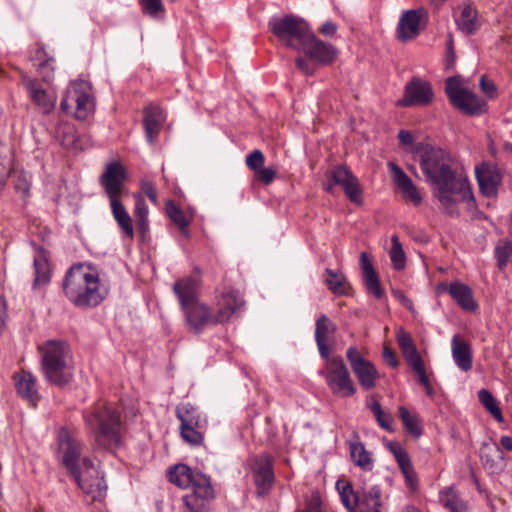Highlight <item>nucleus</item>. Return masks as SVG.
Masks as SVG:
<instances>
[{"instance_id": "f257e3e1", "label": "nucleus", "mask_w": 512, "mask_h": 512, "mask_svg": "<svg viewBox=\"0 0 512 512\" xmlns=\"http://www.w3.org/2000/svg\"><path fill=\"white\" fill-rule=\"evenodd\" d=\"M453 164L450 155L440 148L427 147L420 154V166L433 196L449 213L458 203L473 199L468 179L457 176Z\"/></svg>"}, {"instance_id": "f03ea898", "label": "nucleus", "mask_w": 512, "mask_h": 512, "mask_svg": "<svg viewBox=\"0 0 512 512\" xmlns=\"http://www.w3.org/2000/svg\"><path fill=\"white\" fill-rule=\"evenodd\" d=\"M63 291L77 308L87 309L98 306L108 291L101 285L97 271L87 264H75L66 272Z\"/></svg>"}, {"instance_id": "7ed1b4c3", "label": "nucleus", "mask_w": 512, "mask_h": 512, "mask_svg": "<svg viewBox=\"0 0 512 512\" xmlns=\"http://www.w3.org/2000/svg\"><path fill=\"white\" fill-rule=\"evenodd\" d=\"M87 428L94 436L98 448L113 451L121 443V415L110 404L99 402L83 412Z\"/></svg>"}, {"instance_id": "20e7f679", "label": "nucleus", "mask_w": 512, "mask_h": 512, "mask_svg": "<svg viewBox=\"0 0 512 512\" xmlns=\"http://www.w3.org/2000/svg\"><path fill=\"white\" fill-rule=\"evenodd\" d=\"M173 292L179 300L189 330L201 333L205 327L218 324L210 307L198 299L199 280L196 277L186 276L176 280Z\"/></svg>"}, {"instance_id": "39448f33", "label": "nucleus", "mask_w": 512, "mask_h": 512, "mask_svg": "<svg viewBox=\"0 0 512 512\" xmlns=\"http://www.w3.org/2000/svg\"><path fill=\"white\" fill-rule=\"evenodd\" d=\"M169 480L180 488L191 487V492L183 496V502L190 512H207L215 498V491L209 477L193 471L185 464H177L169 471Z\"/></svg>"}, {"instance_id": "423d86ee", "label": "nucleus", "mask_w": 512, "mask_h": 512, "mask_svg": "<svg viewBox=\"0 0 512 512\" xmlns=\"http://www.w3.org/2000/svg\"><path fill=\"white\" fill-rule=\"evenodd\" d=\"M126 179L125 167L119 161H112L105 166V170L99 178V183L110 201L112 215L118 226L126 237L133 238L132 218L119 200L124 192Z\"/></svg>"}, {"instance_id": "0eeeda50", "label": "nucleus", "mask_w": 512, "mask_h": 512, "mask_svg": "<svg viewBox=\"0 0 512 512\" xmlns=\"http://www.w3.org/2000/svg\"><path fill=\"white\" fill-rule=\"evenodd\" d=\"M59 450L62 453L63 464L69 470L78 486L87 494H92L99 490L100 480L92 475L95 473L92 461L89 458H84L82 460V468L79 467L81 443L64 429H61L59 432Z\"/></svg>"}, {"instance_id": "6e6552de", "label": "nucleus", "mask_w": 512, "mask_h": 512, "mask_svg": "<svg viewBox=\"0 0 512 512\" xmlns=\"http://www.w3.org/2000/svg\"><path fill=\"white\" fill-rule=\"evenodd\" d=\"M42 350V370L46 380L57 386L66 385L72 378L70 367L67 363L69 353L65 342L49 340Z\"/></svg>"}, {"instance_id": "1a4fd4ad", "label": "nucleus", "mask_w": 512, "mask_h": 512, "mask_svg": "<svg viewBox=\"0 0 512 512\" xmlns=\"http://www.w3.org/2000/svg\"><path fill=\"white\" fill-rule=\"evenodd\" d=\"M268 27L284 46L297 51L305 44L312 32L303 18L292 14L271 18Z\"/></svg>"}, {"instance_id": "9d476101", "label": "nucleus", "mask_w": 512, "mask_h": 512, "mask_svg": "<svg viewBox=\"0 0 512 512\" xmlns=\"http://www.w3.org/2000/svg\"><path fill=\"white\" fill-rule=\"evenodd\" d=\"M60 108L78 120L87 119L95 109L91 84L82 79L72 82L61 100Z\"/></svg>"}, {"instance_id": "9b49d317", "label": "nucleus", "mask_w": 512, "mask_h": 512, "mask_svg": "<svg viewBox=\"0 0 512 512\" xmlns=\"http://www.w3.org/2000/svg\"><path fill=\"white\" fill-rule=\"evenodd\" d=\"M325 360L324 369L320 374L333 395L351 397L356 393V387L341 356L322 357Z\"/></svg>"}, {"instance_id": "f8f14e48", "label": "nucleus", "mask_w": 512, "mask_h": 512, "mask_svg": "<svg viewBox=\"0 0 512 512\" xmlns=\"http://www.w3.org/2000/svg\"><path fill=\"white\" fill-rule=\"evenodd\" d=\"M337 489L343 505L349 512H380L381 490L378 486L354 492L350 483L337 482Z\"/></svg>"}, {"instance_id": "ddd939ff", "label": "nucleus", "mask_w": 512, "mask_h": 512, "mask_svg": "<svg viewBox=\"0 0 512 512\" xmlns=\"http://www.w3.org/2000/svg\"><path fill=\"white\" fill-rule=\"evenodd\" d=\"M445 93L456 109L468 115H478L484 111L485 102L471 90L461 87L456 77L447 79Z\"/></svg>"}, {"instance_id": "4468645a", "label": "nucleus", "mask_w": 512, "mask_h": 512, "mask_svg": "<svg viewBox=\"0 0 512 512\" xmlns=\"http://www.w3.org/2000/svg\"><path fill=\"white\" fill-rule=\"evenodd\" d=\"M328 182L324 184V190L333 193V186H340L347 198L355 204L362 203V189L358 178L346 165L335 166L327 173Z\"/></svg>"}, {"instance_id": "2eb2a0df", "label": "nucleus", "mask_w": 512, "mask_h": 512, "mask_svg": "<svg viewBox=\"0 0 512 512\" xmlns=\"http://www.w3.org/2000/svg\"><path fill=\"white\" fill-rule=\"evenodd\" d=\"M434 100L432 84L421 77L413 76L404 87L403 97L397 101L399 107H425Z\"/></svg>"}, {"instance_id": "dca6fc26", "label": "nucleus", "mask_w": 512, "mask_h": 512, "mask_svg": "<svg viewBox=\"0 0 512 512\" xmlns=\"http://www.w3.org/2000/svg\"><path fill=\"white\" fill-rule=\"evenodd\" d=\"M250 472L257 488V495L267 494L273 486L275 476L273 472V458L266 453L253 456L249 459Z\"/></svg>"}, {"instance_id": "f3484780", "label": "nucleus", "mask_w": 512, "mask_h": 512, "mask_svg": "<svg viewBox=\"0 0 512 512\" xmlns=\"http://www.w3.org/2000/svg\"><path fill=\"white\" fill-rule=\"evenodd\" d=\"M346 358L362 388L367 391L373 389L379 377L376 367L362 357L356 346H350L347 349Z\"/></svg>"}, {"instance_id": "a211bd4d", "label": "nucleus", "mask_w": 512, "mask_h": 512, "mask_svg": "<svg viewBox=\"0 0 512 512\" xmlns=\"http://www.w3.org/2000/svg\"><path fill=\"white\" fill-rule=\"evenodd\" d=\"M426 19L427 11L424 8L404 11L396 28L397 39L401 42L415 39L425 26Z\"/></svg>"}, {"instance_id": "6ab92c4d", "label": "nucleus", "mask_w": 512, "mask_h": 512, "mask_svg": "<svg viewBox=\"0 0 512 512\" xmlns=\"http://www.w3.org/2000/svg\"><path fill=\"white\" fill-rule=\"evenodd\" d=\"M299 51H302L310 60L322 65L332 64L338 55L337 49L332 44L316 38L313 32Z\"/></svg>"}, {"instance_id": "aec40b11", "label": "nucleus", "mask_w": 512, "mask_h": 512, "mask_svg": "<svg viewBox=\"0 0 512 512\" xmlns=\"http://www.w3.org/2000/svg\"><path fill=\"white\" fill-rule=\"evenodd\" d=\"M475 176L480 192L488 197H495L498 187L502 181V174L499 168L492 163L483 162L475 168Z\"/></svg>"}, {"instance_id": "412c9836", "label": "nucleus", "mask_w": 512, "mask_h": 512, "mask_svg": "<svg viewBox=\"0 0 512 512\" xmlns=\"http://www.w3.org/2000/svg\"><path fill=\"white\" fill-rule=\"evenodd\" d=\"M22 83L27 89L31 101L41 113L49 114L54 110L57 101V96L54 92L42 88L37 80L27 75L22 76Z\"/></svg>"}, {"instance_id": "4be33fe9", "label": "nucleus", "mask_w": 512, "mask_h": 512, "mask_svg": "<svg viewBox=\"0 0 512 512\" xmlns=\"http://www.w3.org/2000/svg\"><path fill=\"white\" fill-rule=\"evenodd\" d=\"M244 305L242 295L236 290H228L221 294L217 302V312L214 313L217 323H225Z\"/></svg>"}, {"instance_id": "5701e85b", "label": "nucleus", "mask_w": 512, "mask_h": 512, "mask_svg": "<svg viewBox=\"0 0 512 512\" xmlns=\"http://www.w3.org/2000/svg\"><path fill=\"white\" fill-rule=\"evenodd\" d=\"M388 167L392 173L393 181L397 188L400 190L404 199L412 202L416 206L420 205L422 202V197L413 181L394 162H389Z\"/></svg>"}, {"instance_id": "b1692460", "label": "nucleus", "mask_w": 512, "mask_h": 512, "mask_svg": "<svg viewBox=\"0 0 512 512\" xmlns=\"http://www.w3.org/2000/svg\"><path fill=\"white\" fill-rule=\"evenodd\" d=\"M335 332L336 325L325 314H321L315 323V341L321 357L330 355L328 341Z\"/></svg>"}, {"instance_id": "393cba45", "label": "nucleus", "mask_w": 512, "mask_h": 512, "mask_svg": "<svg viewBox=\"0 0 512 512\" xmlns=\"http://www.w3.org/2000/svg\"><path fill=\"white\" fill-rule=\"evenodd\" d=\"M164 120V113L158 105L150 103L144 108L143 122L146 138L149 143H153L157 138Z\"/></svg>"}, {"instance_id": "a878e982", "label": "nucleus", "mask_w": 512, "mask_h": 512, "mask_svg": "<svg viewBox=\"0 0 512 512\" xmlns=\"http://www.w3.org/2000/svg\"><path fill=\"white\" fill-rule=\"evenodd\" d=\"M31 61L43 82L49 83L53 80L55 59L46 52L42 44H37V47L31 56Z\"/></svg>"}, {"instance_id": "bb28decb", "label": "nucleus", "mask_w": 512, "mask_h": 512, "mask_svg": "<svg viewBox=\"0 0 512 512\" xmlns=\"http://www.w3.org/2000/svg\"><path fill=\"white\" fill-rule=\"evenodd\" d=\"M480 457L484 467L490 473H500L505 468L504 454L496 443H483Z\"/></svg>"}, {"instance_id": "cd10ccee", "label": "nucleus", "mask_w": 512, "mask_h": 512, "mask_svg": "<svg viewBox=\"0 0 512 512\" xmlns=\"http://www.w3.org/2000/svg\"><path fill=\"white\" fill-rule=\"evenodd\" d=\"M360 266L366 290L368 293L380 299L383 296L384 291L381 288L378 275L366 252H362L360 254Z\"/></svg>"}, {"instance_id": "c85d7f7f", "label": "nucleus", "mask_w": 512, "mask_h": 512, "mask_svg": "<svg viewBox=\"0 0 512 512\" xmlns=\"http://www.w3.org/2000/svg\"><path fill=\"white\" fill-rule=\"evenodd\" d=\"M15 388L17 393L30 403L35 404L39 399L35 377L27 371H22L15 376Z\"/></svg>"}, {"instance_id": "c756f323", "label": "nucleus", "mask_w": 512, "mask_h": 512, "mask_svg": "<svg viewBox=\"0 0 512 512\" xmlns=\"http://www.w3.org/2000/svg\"><path fill=\"white\" fill-rule=\"evenodd\" d=\"M448 292L453 300L465 311L473 312L477 308L472 290L460 282H452L449 285Z\"/></svg>"}, {"instance_id": "7c9ffc66", "label": "nucleus", "mask_w": 512, "mask_h": 512, "mask_svg": "<svg viewBox=\"0 0 512 512\" xmlns=\"http://www.w3.org/2000/svg\"><path fill=\"white\" fill-rule=\"evenodd\" d=\"M176 416L180 420V427L205 428L206 418L202 417L197 408L190 403H182L176 408Z\"/></svg>"}, {"instance_id": "2f4dec72", "label": "nucleus", "mask_w": 512, "mask_h": 512, "mask_svg": "<svg viewBox=\"0 0 512 512\" xmlns=\"http://www.w3.org/2000/svg\"><path fill=\"white\" fill-rule=\"evenodd\" d=\"M350 457L353 463L365 471H370L373 467L371 453L368 452L364 444L359 440L357 434L354 439L349 441Z\"/></svg>"}, {"instance_id": "473e14b6", "label": "nucleus", "mask_w": 512, "mask_h": 512, "mask_svg": "<svg viewBox=\"0 0 512 512\" xmlns=\"http://www.w3.org/2000/svg\"><path fill=\"white\" fill-rule=\"evenodd\" d=\"M398 346L407 364L413 365L416 362L422 361V358L417 351V348L410 336L403 328H400L396 334Z\"/></svg>"}, {"instance_id": "72a5a7b5", "label": "nucleus", "mask_w": 512, "mask_h": 512, "mask_svg": "<svg viewBox=\"0 0 512 512\" xmlns=\"http://www.w3.org/2000/svg\"><path fill=\"white\" fill-rule=\"evenodd\" d=\"M439 501L449 512H468L467 503L460 497L453 486L446 487L440 491Z\"/></svg>"}, {"instance_id": "f704fd0d", "label": "nucleus", "mask_w": 512, "mask_h": 512, "mask_svg": "<svg viewBox=\"0 0 512 512\" xmlns=\"http://www.w3.org/2000/svg\"><path fill=\"white\" fill-rule=\"evenodd\" d=\"M452 355L456 365L467 372L472 368V354L468 344L455 335L452 339Z\"/></svg>"}, {"instance_id": "c9c22d12", "label": "nucleus", "mask_w": 512, "mask_h": 512, "mask_svg": "<svg viewBox=\"0 0 512 512\" xmlns=\"http://www.w3.org/2000/svg\"><path fill=\"white\" fill-rule=\"evenodd\" d=\"M34 269V287L47 284L50 280V269L48 254L43 248L38 249L34 256Z\"/></svg>"}, {"instance_id": "e433bc0d", "label": "nucleus", "mask_w": 512, "mask_h": 512, "mask_svg": "<svg viewBox=\"0 0 512 512\" xmlns=\"http://www.w3.org/2000/svg\"><path fill=\"white\" fill-rule=\"evenodd\" d=\"M456 24L464 34H473L479 28L476 11L469 5L463 7L460 15L456 18Z\"/></svg>"}, {"instance_id": "4c0bfd02", "label": "nucleus", "mask_w": 512, "mask_h": 512, "mask_svg": "<svg viewBox=\"0 0 512 512\" xmlns=\"http://www.w3.org/2000/svg\"><path fill=\"white\" fill-rule=\"evenodd\" d=\"M325 272L329 276L325 280V283L331 292L338 296L346 295L350 286L345 276L341 272L334 271L329 268H327Z\"/></svg>"}, {"instance_id": "58836bf2", "label": "nucleus", "mask_w": 512, "mask_h": 512, "mask_svg": "<svg viewBox=\"0 0 512 512\" xmlns=\"http://www.w3.org/2000/svg\"><path fill=\"white\" fill-rule=\"evenodd\" d=\"M165 211L167 216L176 224L179 230L187 236V228L191 223V218L187 217L172 200L166 202Z\"/></svg>"}, {"instance_id": "ea45409f", "label": "nucleus", "mask_w": 512, "mask_h": 512, "mask_svg": "<svg viewBox=\"0 0 512 512\" xmlns=\"http://www.w3.org/2000/svg\"><path fill=\"white\" fill-rule=\"evenodd\" d=\"M479 402L486 408V410L498 421L503 422L504 418L494 396L486 389H481L478 392Z\"/></svg>"}, {"instance_id": "a19ab883", "label": "nucleus", "mask_w": 512, "mask_h": 512, "mask_svg": "<svg viewBox=\"0 0 512 512\" xmlns=\"http://www.w3.org/2000/svg\"><path fill=\"white\" fill-rule=\"evenodd\" d=\"M56 138L60 144L65 148H73L76 144L74 126L69 123H59L56 131Z\"/></svg>"}, {"instance_id": "79ce46f5", "label": "nucleus", "mask_w": 512, "mask_h": 512, "mask_svg": "<svg viewBox=\"0 0 512 512\" xmlns=\"http://www.w3.org/2000/svg\"><path fill=\"white\" fill-rule=\"evenodd\" d=\"M399 413L405 429L411 435L419 437L422 434V429L419 425L417 416L415 414H411L404 406L399 408Z\"/></svg>"}, {"instance_id": "37998d69", "label": "nucleus", "mask_w": 512, "mask_h": 512, "mask_svg": "<svg viewBox=\"0 0 512 512\" xmlns=\"http://www.w3.org/2000/svg\"><path fill=\"white\" fill-rule=\"evenodd\" d=\"M392 248L390 251V258L396 270H402L405 267V253L397 235L391 237Z\"/></svg>"}, {"instance_id": "c03bdc74", "label": "nucleus", "mask_w": 512, "mask_h": 512, "mask_svg": "<svg viewBox=\"0 0 512 512\" xmlns=\"http://www.w3.org/2000/svg\"><path fill=\"white\" fill-rule=\"evenodd\" d=\"M141 10L151 18L159 19L164 16L165 8L161 0H139Z\"/></svg>"}, {"instance_id": "a18cd8bd", "label": "nucleus", "mask_w": 512, "mask_h": 512, "mask_svg": "<svg viewBox=\"0 0 512 512\" xmlns=\"http://www.w3.org/2000/svg\"><path fill=\"white\" fill-rule=\"evenodd\" d=\"M388 447L401 471L413 466L408 453L398 442H391Z\"/></svg>"}, {"instance_id": "49530a36", "label": "nucleus", "mask_w": 512, "mask_h": 512, "mask_svg": "<svg viewBox=\"0 0 512 512\" xmlns=\"http://www.w3.org/2000/svg\"><path fill=\"white\" fill-rule=\"evenodd\" d=\"M495 257L497 259V265L499 269H504L508 261L512 259V242L506 240L495 249Z\"/></svg>"}, {"instance_id": "de8ad7c7", "label": "nucleus", "mask_w": 512, "mask_h": 512, "mask_svg": "<svg viewBox=\"0 0 512 512\" xmlns=\"http://www.w3.org/2000/svg\"><path fill=\"white\" fill-rule=\"evenodd\" d=\"M202 429L203 428L196 427H180V434L185 442L191 445H200L204 440Z\"/></svg>"}, {"instance_id": "09e8293b", "label": "nucleus", "mask_w": 512, "mask_h": 512, "mask_svg": "<svg viewBox=\"0 0 512 512\" xmlns=\"http://www.w3.org/2000/svg\"><path fill=\"white\" fill-rule=\"evenodd\" d=\"M277 170L274 167H261L254 173V179L264 185L271 184L276 177Z\"/></svg>"}, {"instance_id": "8fccbe9b", "label": "nucleus", "mask_w": 512, "mask_h": 512, "mask_svg": "<svg viewBox=\"0 0 512 512\" xmlns=\"http://www.w3.org/2000/svg\"><path fill=\"white\" fill-rule=\"evenodd\" d=\"M265 161V157L262 151L255 149L253 152L247 155L246 157V165L249 169L254 171V173L263 167Z\"/></svg>"}, {"instance_id": "3c124183", "label": "nucleus", "mask_w": 512, "mask_h": 512, "mask_svg": "<svg viewBox=\"0 0 512 512\" xmlns=\"http://www.w3.org/2000/svg\"><path fill=\"white\" fill-rule=\"evenodd\" d=\"M410 367L417 374L418 380H419L420 384L423 385V387L428 386V384L431 383L426 374L423 360L420 362H416L413 365H410Z\"/></svg>"}, {"instance_id": "603ef678", "label": "nucleus", "mask_w": 512, "mask_h": 512, "mask_svg": "<svg viewBox=\"0 0 512 512\" xmlns=\"http://www.w3.org/2000/svg\"><path fill=\"white\" fill-rule=\"evenodd\" d=\"M480 88L482 92L490 97L493 98L496 95V86L492 81H489L485 75H482L480 78Z\"/></svg>"}, {"instance_id": "864d4df0", "label": "nucleus", "mask_w": 512, "mask_h": 512, "mask_svg": "<svg viewBox=\"0 0 512 512\" xmlns=\"http://www.w3.org/2000/svg\"><path fill=\"white\" fill-rule=\"evenodd\" d=\"M401 472L404 475L406 484L409 486V488L411 490H415L418 486V478H417V474L414 470V467L412 466L410 468L402 470Z\"/></svg>"}, {"instance_id": "5fc2aeb1", "label": "nucleus", "mask_w": 512, "mask_h": 512, "mask_svg": "<svg viewBox=\"0 0 512 512\" xmlns=\"http://www.w3.org/2000/svg\"><path fill=\"white\" fill-rule=\"evenodd\" d=\"M134 214L136 219L148 218V207L141 196L136 199Z\"/></svg>"}, {"instance_id": "6e6d98bb", "label": "nucleus", "mask_w": 512, "mask_h": 512, "mask_svg": "<svg viewBox=\"0 0 512 512\" xmlns=\"http://www.w3.org/2000/svg\"><path fill=\"white\" fill-rule=\"evenodd\" d=\"M295 63L297 68L301 70L304 74L309 76L314 74L315 69L307 59L299 56L296 58Z\"/></svg>"}, {"instance_id": "4d7b16f0", "label": "nucleus", "mask_w": 512, "mask_h": 512, "mask_svg": "<svg viewBox=\"0 0 512 512\" xmlns=\"http://www.w3.org/2000/svg\"><path fill=\"white\" fill-rule=\"evenodd\" d=\"M141 188L151 202H153V203L157 202V193H156L154 185L151 181H148V180L142 181Z\"/></svg>"}, {"instance_id": "13d9d810", "label": "nucleus", "mask_w": 512, "mask_h": 512, "mask_svg": "<svg viewBox=\"0 0 512 512\" xmlns=\"http://www.w3.org/2000/svg\"><path fill=\"white\" fill-rule=\"evenodd\" d=\"M382 355H383L384 361L390 367L396 368L398 366L399 362H398L397 356H396L395 352L391 348L384 347Z\"/></svg>"}, {"instance_id": "bf43d9fd", "label": "nucleus", "mask_w": 512, "mask_h": 512, "mask_svg": "<svg viewBox=\"0 0 512 512\" xmlns=\"http://www.w3.org/2000/svg\"><path fill=\"white\" fill-rule=\"evenodd\" d=\"M393 296L408 310H413V302L401 290H392Z\"/></svg>"}, {"instance_id": "052dcab7", "label": "nucleus", "mask_w": 512, "mask_h": 512, "mask_svg": "<svg viewBox=\"0 0 512 512\" xmlns=\"http://www.w3.org/2000/svg\"><path fill=\"white\" fill-rule=\"evenodd\" d=\"M380 427L387 431H392L391 422L392 418L389 414H385L383 411L380 416H375Z\"/></svg>"}, {"instance_id": "680f3d73", "label": "nucleus", "mask_w": 512, "mask_h": 512, "mask_svg": "<svg viewBox=\"0 0 512 512\" xmlns=\"http://www.w3.org/2000/svg\"><path fill=\"white\" fill-rule=\"evenodd\" d=\"M305 512H322L321 502L318 496H312L308 501Z\"/></svg>"}, {"instance_id": "e2e57ef3", "label": "nucleus", "mask_w": 512, "mask_h": 512, "mask_svg": "<svg viewBox=\"0 0 512 512\" xmlns=\"http://www.w3.org/2000/svg\"><path fill=\"white\" fill-rule=\"evenodd\" d=\"M337 31V25L332 21H326L322 24L320 32L326 36H332Z\"/></svg>"}, {"instance_id": "0e129e2a", "label": "nucleus", "mask_w": 512, "mask_h": 512, "mask_svg": "<svg viewBox=\"0 0 512 512\" xmlns=\"http://www.w3.org/2000/svg\"><path fill=\"white\" fill-rule=\"evenodd\" d=\"M398 138L400 139V141L404 144H411L412 141H413V138H412V135L410 134V132L408 131H405V130H401L398 134Z\"/></svg>"}, {"instance_id": "69168bd1", "label": "nucleus", "mask_w": 512, "mask_h": 512, "mask_svg": "<svg viewBox=\"0 0 512 512\" xmlns=\"http://www.w3.org/2000/svg\"><path fill=\"white\" fill-rule=\"evenodd\" d=\"M500 445L508 450V451H512V438L510 436H502L500 438Z\"/></svg>"}, {"instance_id": "338daca9", "label": "nucleus", "mask_w": 512, "mask_h": 512, "mask_svg": "<svg viewBox=\"0 0 512 512\" xmlns=\"http://www.w3.org/2000/svg\"><path fill=\"white\" fill-rule=\"evenodd\" d=\"M370 409L373 412L374 416H380V414L383 411L381 408V404L378 401H374L370 406Z\"/></svg>"}, {"instance_id": "774afa93", "label": "nucleus", "mask_w": 512, "mask_h": 512, "mask_svg": "<svg viewBox=\"0 0 512 512\" xmlns=\"http://www.w3.org/2000/svg\"><path fill=\"white\" fill-rule=\"evenodd\" d=\"M137 225L141 232H145L148 229V218L137 219Z\"/></svg>"}]
</instances>
